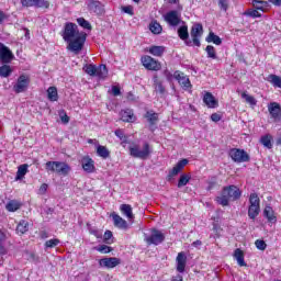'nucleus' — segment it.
Instances as JSON below:
<instances>
[{"instance_id":"obj_1","label":"nucleus","mask_w":281,"mask_h":281,"mask_svg":"<svg viewBox=\"0 0 281 281\" xmlns=\"http://www.w3.org/2000/svg\"><path fill=\"white\" fill-rule=\"evenodd\" d=\"M63 40L67 43V50L78 56L85 49L87 34L78 29V24L67 22L61 32Z\"/></svg>"},{"instance_id":"obj_2","label":"nucleus","mask_w":281,"mask_h":281,"mask_svg":"<svg viewBox=\"0 0 281 281\" xmlns=\"http://www.w3.org/2000/svg\"><path fill=\"white\" fill-rule=\"evenodd\" d=\"M240 196H243V191H240L238 187L231 184L223 188L222 196H217L216 202L218 205L227 207V205H229V201H238Z\"/></svg>"},{"instance_id":"obj_3","label":"nucleus","mask_w":281,"mask_h":281,"mask_svg":"<svg viewBox=\"0 0 281 281\" xmlns=\"http://www.w3.org/2000/svg\"><path fill=\"white\" fill-rule=\"evenodd\" d=\"M46 172H52L59 175L61 177H67L71 172V167L65 161H47L45 164Z\"/></svg>"},{"instance_id":"obj_4","label":"nucleus","mask_w":281,"mask_h":281,"mask_svg":"<svg viewBox=\"0 0 281 281\" xmlns=\"http://www.w3.org/2000/svg\"><path fill=\"white\" fill-rule=\"evenodd\" d=\"M12 60H14L12 50L3 43H0V63H2L0 71H12V67L9 66Z\"/></svg>"},{"instance_id":"obj_5","label":"nucleus","mask_w":281,"mask_h":281,"mask_svg":"<svg viewBox=\"0 0 281 281\" xmlns=\"http://www.w3.org/2000/svg\"><path fill=\"white\" fill-rule=\"evenodd\" d=\"M128 150H130L131 157H134V159H142L143 161H146V159H149L150 155L153 154L149 143H144L143 149H139V145H134V146H131Z\"/></svg>"},{"instance_id":"obj_6","label":"nucleus","mask_w":281,"mask_h":281,"mask_svg":"<svg viewBox=\"0 0 281 281\" xmlns=\"http://www.w3.org/2000/svg\"><path fill=\"white\" fill-rule=\"evenodd\" d=\"M260 214V198L258 193H250L249 206H248V217L251 221H256V217Z\"/></svg>"},{"instance_id":"obj_7","label":"nucleus","mask_w":281,"mask_h":281,"mask_svg":"<svg viewBox=\"0 0 281 281\" xmlns=\"http://www.w3.org/2000/svg\"><path fill=\"white\" fill-rule=\"evenodd\" d=\"M228 157H231L235 164H247V161H251L249 154H247L245 149L240 148L229 149Z\"/></svg>"},{"instance_id":"obj_8","label":"nucleus","mask_w":281,"mask_h":281,"mask_svg":"<svg viewBox=\"0 0 281 281\" xmlns=\"http://www.w3.org/2000/svg\"><path fill=\"white\" fill-rule=\"evenodd\" d=\"M192 47H201V38L203 37V24L194 23L190 31Z\"/></svg>"},{"instance_id":"obj_9","label":"nucleus","mask_w":281,"mask_h":281,"mask_svg":"<svg viewBox=\"0 0 281 281\" xmlns=\"http://www.w3.org/2000/svg\"><path fill=\"white\" fill-rule=\"evenodd\" d=\"M30 82H32V80L30 79L29 75H21L13 86L14 93H25V91H27L30 88Z\"/></svg>"},{"instance_id":"obj_10","label":"nucleus","mask_w":281,"mask_h":281,"mask_svg":"<svg viewBox=\"0 0 281 281\" xmlns=\"http://www.w3.org/2000/svg\"><path fill=\"white\" fill-rule=\"evenodd\" d=\"M173 77L178 81V85H180L181 89H183V91L192 93V82L190 81V77H188L186 72L176 71L173 74Z\"/></svg>"},{"instance_id":"obj_11","label":"nucleus","mask_w":281,"mask_h":281,"mask_svg":"<svg viewBox=\"0 0 281 281\" xmlns=\"http://www.w3.org/2000/svg\"><path fill=\"white\" fill-rule=\"evenodd\" d=\"M140 61L145 69H148V71H159L161 69V63L148 55L143 56Z\"/></svg>"},{"instance_id":"obj_12","label":"nucleus","mask_w":281,"mask_h":281,"mask_svg":"<svg viewBox=\"0 0 281 281\" xmlns=\"http://www.w3.org/2000/svg\"><path fill=\"white\" fill-rule=\"evenodd\" d=\"M186 166H188V159L183 158L179 160L176 164V166L167 175L166 181L168 182L172 181V179H175V177H177V175H179V172H181L186 168Z\"/></svg>"},{"instance_id":"obj_13","label":"nucleus","mask_w":281,"mask_h":281,"mask_svg":"<svg viewBox=\"0 0 281 281\" xmlns=\"http://www.w3.org/2000/svg\"><path fill=\"white\" fill-rule=\"evenodd\" d=\"M120 265H122V259L117 257H105L99 260V267H104L105 269H115Z\"/></svg>"},{"instance_id":"obj_14","label":"nucleus","mask_w":281,"mask_h":281,"mask_svg":"<svg viewBox=\"0 0 281 281\" xmlns=\"http://www.w3.org/2000/svg\"><path fill=\"white\" fill-rule=\"evenodd\" d=\"M81 168L88 175L95 172V161L90 156H83L80 160Z\"/></svg>"},{"instance_id":"obj_15","label":"nucleus","mask_w":281,"mask_h":281,"mask_svg":"<svg viewBox=\"0 0 281 281\" xmlns=\"http://www.w3.org/2000/svg\"><path fill=\"white\" fill-rule=\"evenodd\" d=\"M166 236L160 231L154 229L151 235L146 238L147 245H161Z\"/></svg>"},{"instance_id":"obj_16","label":"nucleus","mask_w":281,"mask_h":281,"mask_svg":"<svg viewBox=\"0 0 281 281\" xmlns=\"http://www.w3.org/2000/svg\"><path fill=\"white\" fill-rule=\"evenodd\" d=\"M165 21H166V23L171 25V27H177V25H179V23H181V18L179 16V11L172 10V11L167 12L165 15Z\"/></svg>"},{"instance_id":"obj_17","label":"nucleus","mask_w":281,"mask_h":281,"mask_svg":"<svg viewBox=\"0 0 281 281\" xmlns=\"http://www.w3.org/2000/svg\"><path fill=\"white\" fill-rule=\"evenodd\" d=\"M176 262H177V271L178 273H184L186 272V267L188 265V256L186 255L184 251L178 252L176 257Z\"/></svg>"},{"instance_id":"obj_18","label":"nucleus","mask_w":281,"mask_h":281,"mask_svg":"<svg viewBox=\"0 0 281 281\" xmlns=\"http://www.w3.org/2000/svg\"><path fill=\"white\" fill-rule=\"evenodd\" d=\"M203 103L207 109H218V101L212 92L204 91L203 94Z\"/></svg>"},{"instance_id":"obj_19","label":"nucleus","mask_w":281,"mask_h":281,"mask_svg":"<svg viewBox=\"0 0 281 281\" xmlns=\"http://www.w3.org/2000/svg\"><path fill=\"white\" fill-rule=\"evenodd\" d=\"M178 36L180 41H183L187 47H192V41L190 40V32L188 31V25H182L178 29Z\"/></svg>"},{"instance_id":"obj_20","label":"nucleus","mask_w":281,"mask_h":281,"mask_svg":"<svg viewBox=\"0 0 281 281\" xmlns=\"http://www.w3.org/2000/svg\"><path fill=\"white\" fill-rule=\"evenodd\" d=\"M268 111L272 117V120H274V122H280L281 120V106L280 103L278 102H272L268 105Z\"/></svg>"},{"instance_id":"obj_21","label":"nucleus","mask_w":281,"mask_h":281,"mask_svg":"<svg viewBox=\"0 0 281 281\" xmlns=\"http://www.w3.org/2000/svg\"><path fill=\"white\" fill-rule=\"evenodd\" d=\"M110 216L114 223V227H117L119 229H128V222L120 216V214L112 212Z\"/></svg>"},{"instance_id":"obj_22","label":"nucleus","mask_w":281,"mask_h":281,"mask_svg":"<svg viewBox=\"0 0 281 281\" xmlns=\"http://www.w3.org/2000/svg\"><path fill=\"white\" fill-rule=\"evenodd\" d=\"M153 82L156 93H159V95H166L168 93V90H166V86H164V81L159 79V77L154 76Z\"/></svg>"},{"instance_id":"obj_23","label":"nucleus","mask_w":281,"mask_h":281,"mask_svg":"<svg viewBox=\"0 0 281 281\" xmlns=\"http://www.w3.org/2000/svg\"><path fill=\"white\" fill-rule=\"evenodd\" d=\"M120 115H121L122 122H125L127 124H131L135 122V120H137V117L135 116V113L131 109L122 110L120 112Z\"/></svg>"},{"instance_id":"obj_24","label":"nucleus","mask_w":281,"mask_h":281,"mask_svg":"<svg viewBox=\"0 0 281 281\" xmlns=\"http://www.w3.org/2000/svg\"><path fill=\"white\" fill-rule=\"evenodd\" d=\"M88 10L94 12V14H104V5L99 0H92L88 4Z\"/></svg>"},{"instance_id":"obj_25","label":"nucleus","mask_w":281,"mask_h":281,"mask_svg":"<svg viewBox=\"0 0 281 281\" xmlns=\"http://www.w3.org/2000/svg\"><path fill=\"white\" fill-rule=\"evenodd\" d=\"M120 212L127 221H133L135 218V214H133V206L131 204H121Z\"/></svg>"},{"instance_id":"obj_26","label":"nucleus","mask_w":281,"mask_h":281,"mask_svg":"<svg viewBox=\"0 0 281 281\" xmlns=\"http://www.w3.org/2000/svg\"><path fill=\"white\" fill-rule=\"evenodd\" d=\"M145 120H147L149 126H155L159 122V113L149 110L144 114Z\"/></svg>"},{"instance_id":"obj_27","label":"nucleus","mask_w":281,"mask_h":281,"mask_svg":"<svg viewBox=\"0 0 281 281\" xmlns=\"http://www.w3.org/2000/svg\"><path fill=\"white\" fill-rule=\"evenodd\" d=\"M263 216L267 218L268 223H278V217L276 216V212L273 207L267 205L263 210Z\"/></svg>"},{"instance_id":"obj_28","label":"nucleus","mask_w":281,"mask_h":281,"mask_svg":"<svg viewBox=\"0 0 281 281\" xmlns=\"http://www.w3.org/2000/svg\"><path fill=\"white\" fill-rule=\"evenodd\" d=\"M148 53L151 54V56L161 58V56H164V54L166 53V46L151 45L148 48Z\"/></svg>"},{"instance_id":"obj_29","label":"nucleus","mask_w":281,"mask_h":281,"mask_svg":"<svg viewBox=\"0 0 281 281\" xmlns=\"http://www.w3.org/2000/svg\"><path fill=\"white\" fill-rule=\"evenodd\" d=\"M233 256L237 260V265H239V267H247V262H245V252L243 251V249H235Z\"/></svg>"},{"instance_id":"obj_30","label":"nucleus","mask_w":281,"mask_h":281,"mask_svg":"<svg viewBox=\"0 0 281 281\" xmlns=\"http://www.w3.org/2000/svg\"><path fill=\"white\" fill-rule=\"evenodd\" d=\"M23 204L19 200H10L5 204L7 212H18V210H21V206Z\"/></svg>"},{"instance_id":"obj_31","label":"nucleus","mask_w":281,"mask_h":281,"mask_svg":"<svg viewBox=\"0 0 281 281\" xmlns=\"http://www.w3.org/2000/svg\"><path fill=\"white\" fill-rule=\"evenodd\" d=\"M83 71H106V65L101 64L99 66L93 64H86L82 67Z\"/></svg>"},{"instance_id":"obj_32","label":"nucleus","mask_w":281,"mask_h":281,"mask_svg":"<svg viewBox=\"0 0 281 281\" xmlns=\"http://www.w3.org/2000/svg\"><path fill=\"white\" fill-rule=\"evenodd\" d=\"M149 30H150L151 34H156V35H159V34H161V32H164V27L157 20H153L149 23Z\"/></svg>"},{"instance_id":"obj_33","label":"nucleus","mask_w":281,"mask_h":281,"mask_svg":"<svg viewBox=\"0 0 281 281\" xmlns=\"http://www.w3.org/2000/svg\"><path fill=\"white\" fill-rule=\"evenodd\" d=\"M272 142H273V136H271V134H266L260 138V143L262 144V146H265V148H268L269 150L273 148Z\"/></svg>"},{"instance_id":"obj_34","label":"nucleus","mask_w":281,"mask_h":281,"mask_svg":"<svg viewBox=\"0 0 281 281\" xmlns=\"http://www.w3.org/2000/svg\"><path fill=\"white\" fill-rule=\"evenodd\" d=\"M205 41L206 43H213L214 45H223V40L212 31L205 37Z\"/></svg>"},{"instance_id":"obj_35","label":"nucleus","mask_w":281,"mask_h":281,"mask_svg":"<svg viewBox=\"0 0 281 281\" xmlns=\"http://www.w3.org/2000/svg\"><path fill=\"white\" fill-rule=\"evenodd\" d=\"M47 99L49 102H58V88L52 86L47 89Z\"/></svg>"},{"instance_id":"obj_36","label":"nucleus","mask_w":281,"mask_h":281,"mask_svg":"<svg viewBox=\"0 0 281 281\" xmlns=\"http://www.w3.org/2000/svg\"><path fill=\"white\" fill-rule=\"evenodd\" d=\"M30 231V223L25 220H21L16 226V233L23 236V234H26V232Z\"/></svg>"},{"instance_id":"obj_37","label":"nucleus","mask_w":281,"mask_h":281,"mask_svg":"<svg viewBox=\"0 0 281 281\" xmlns=\"http://www.w3.org/2000/svg\"><path fill=\"white\" fill-rule=\"evenodd\" d=\"M97 155L102 159H109V157H111V151L109 150V148H106V146L99 145L97 147Z\"/></svg>"},{"instance_id":"obj_38","label":"nucleus","mask_w":281,"mask_h":281,"mask_svg":"<svg viewBox=\"0 0 281 281\" xmlns=\"http://www.w3.org/2000/svg\"><path fill=\"white\" fill-rule=\"evenodd\" d=\"M114 135H116L119 137V139L121 140V146H123V148H126V144H128V136H126V134H124V130L117 128L114 132Z\"/></svg>"},{"instance_id":"obj_39","label":"nucleus","mask_w":281,"mask_h":281,"mask_svg":"<svg viewBox=\"0 0 281 281\" xmlns=\"http://www.w3.org/2000/svg\"><path fill=\"white\" fill-rule=\"evenodd\" d=\"M267 80L276 89H281V77L280 76H278V75H269Z\"/></svg>"},{"instance_id":"obj_40","label":"nucleus","mask_w":281,"mask_h":281,"mask_svg":"<svg viewBox=\"0 0 281 281\" xmlns=\"http://www.w3.org/2000/svg\"><path fill=\"white\" fill-rule=\"evenodd\" d=\"M190 179H192V176L190 173L180 175L177 187L184 188V186L190 183Z\"/></svg>"},{"instance_id":"obj_41","label":"nucleus","mask_w":281,"mask_h":281,"mask_svg":"<svg viewBox=\"0 0 281 281\" xmlns=\"http://www.w3.org/2000/svg\"><path fill=\"white\" fill-rule=\"evenodd\" d=\"M241 98L245 100L246 104H250V106H256L258 104V101L254 95H249L247 91L241 92Z\"/></svg>"},{"instance_id":"obj_42","label":"nucleus","mask_w":281,"mask_h":281,"mask_svg":"<svg viewBox=\"0 0 281 281\" xmlns=\"http://www.w3.org/2000/svg\"><path fill=\"white\" fill-rule=\"evenodd\" d=\"M3 243H5V233L0 229V256H5L8 254V249Z\"/></svg>"},{"instance_id":"obj_43","label":"nucleus","mask_w":281,"mask_h":281,"mask_svg":"<svg viewBox=\"0 0 281 281\" xmlns=\"http://www.w3.org/2000/svg\"><path fill=\"white\" fill-rule=\"evenodd\" d=\"M252 5H254L255 10L265 12V8H267L268 2L265 0H252Z\"/></svg>"},{"instance_id":"obj_44","label":"nucleus","mask_w":281,"mask_h":281,"mask_svg":"<svg viewBox=\"0 0 281 281\" xmlns=\"http://www.w3.org/2000/svg\"><path fill=\"white\" fill-rule=\"evenodd\" d=\"M27 168H29L27 164L21 165L18 168L16 180H21V179H23V177H25V175H27Z\"/></svg>"},{"instance_id":"obj_45","label":"nucleus","mask_w":281,"mask_h":281,"mask_svg":"<svg viewBox=\"0 0 281 281\" xmlns=\"http://www.w3.org/2000/svg\"><path fill=\"white\" fill-rule=\"evenodd\" d=\"M58 245H60V239L53 238V239L46 240L45 244H44V247L46 249H54V247H58Z\"/></svg>"},{"instance_id":"obj_46","label":"nucleus","mask_w":281,"mask_h":281,"mask_svg":"<svg viewBox=\"0 0 281 281\" xmlns=\"http://www.w3.org/2000/svg\"><path fill=\"white\" fill-rule=\"evenodd\" d=\"M77 23L80 27H83V30H92L91 23H89L85 18H78Z\"/></svg>"},{"instance_id":"obj_47","label":"nucleus","mask_w":281,"mask_h":281,"mask_svg":"<svg viewBox=\"0 0 281 281\" xmlns=\"http://www.w3.org/2000/svg\"><path fill=\"white\" fill-rule=\"evenodd\" d=\"M205 52L207 54V58H212L213 60H216V48L212 45H207L205 48Z\"/></svg>"},{"instance_id":"obj_48","label":"nucleus","mask_w":281,"mask_h":281,"mask_svg":"<svg viewBox=\"0 0 281 281\" xmlns=\"http://www.w3.org/2000/svg\"><path fill=\"white\" fill-rule=\"evenodd\" d=\"M95 250L99 251V254H111V251H113V247L108 245H100L95 247Z\"/></svg>"},{"instance_id":"obj_49","label":"nucleus","mask_w":281,"mask_h":281,"mask_svg":"<svg viewBox=\"0 0 281 281\" xmlns=\"http://www.w3.org/2000/svg\"><path fill=\"white\" fill-rule=\"evenodd\" d=\"M103 243H105V245H112V243H113V232L105 231V233L103 235Z\"/></svg>"},{"instance_id":"obj_50","label":"nucleus","mask_w":281,"mask_h":281,"mask_svg":"<svg viewBox=\"0 0 281 281\" xmlns=\"http://www.w3.org/2000/svg\"><path fill=\"white\" fill-rule=\"evenodd\" d=\"M35 8H42L44 10H49L48 0H35Z\"/></svg>"},{"instance_id":"obj_51","label":"nucleus","mask_w":281,"mask_h":281,"mask_svg":"<svg viewBox=\"0 0 281 281\" xmlns=\"http://www.w3.org/2000/svg\"><path fill=\"white\" fill-rule=\"evenodd\" d=\"M213 232L216 236V238H221V232H223V228L221 227L220 223H213Z\"/></svg>"},{"instance_id":"obj_52","label":"nucleus","mask_w":281,"mask_h":281,"mask_svg":"<svg viewBox=\"0 0 281 281\" xmlns=\"http://www.w3.org/2000/svg\"><path fill=\"white\" fill-rule=\"evenodd\" d=\"M89 76H91L92 78L97 77L100 78V80H104V75L106 76V74L109 72H103V71H88Z\"/></svg>"},{"instance_id":"obj_53","label":"nucleus","mask_w":281,"mask_h":281,"mask_svg":"<svg viewBox=\"0 0 281 281\" xmlns=\"http://www.w3.org/2000/svg\"><path fill=\"white\" fill-rule=\"evenodd\" d=\"M255 245H256L257 249H259L260 251H265V249H267V243L262 239H257L255 241Z\"/></svg>"},{"instance_id":"obj_54","label":"nucleus","mask_w":281,"mask_h":281,"mask_svg":"<svg viewBox=\"0 0 281 281\" xmlns=\"http://www.w3.org/2000/svg\"><path fill=\"white\" fill-rule=\"evenodd\" d=\"M23 8H35L36 0H21Z\"/></svg>"},{"instance_id":"obj_55","label":"nucleus","mask_w":281,"mask_h":281,"mask_svg":"<svg viewBox=\"0 0 281 281\" xmlns=\"http://www.w3.org/2000/svg\"><path fill=\"white\" fill-rule=\"evenodd\" d=\"M248 16H251L252 19H260L262 16V13L258 11V9H254L251 11L247 12Z\"/></svg>"},{"instance_id":"obj_56","label":"nucleus","mask_w":281,"mask_h":281,"mask_svg":"<svg viewBox=\"0 0 281 281\" xmlns=\"http://www.w3.org/2000/svg\"><path fill=\"white\" fill-rule=\"evenodd\" d=\"M218 7L221 8V10H223L224 12H227L228 8H229V2H227V0H220L218 1Z\"/></svg>"},{"instance_id":"obj_57","label":"nucleus","mask_w":281,"mask_h":281,"mask_svg":"<svg viewBox=\"0 0 281 281\" xmlns=\"http://www.w3.org/2000/svg\"><path fill=\"white\" fill-rule=\"evenodd\" d=\"M122 11L125 12V14H130V16H133L135 14L132 5L122 7Z\"/></svg>"},{"instance_id":"obj_58","label":"nucleus","mask_w":281,"mask_h":281,"mask_svg":"<svg viewBox=\"0 0 281 281\" xmlns=\"http://www.w3.org/2000/svg\"><path fill=\"white\" fill-rule=\"evenodd\" d=\"M47 188H49L47 183H42L38 189V194H45L47 192Z\"/></svg>"},{"instance_id":"obj_59","label":"nucleus","mask_w":281,"mask_h":281,"mask_svg":"<svg viewBox=\"0 0 281 281\" xmlns=\"http://www.w3.org/2000/svg\"><path fill=\"white\" fill-rule=\"evenodd\" d=\"M112 94H113L114 97H117V95H121V94H122V91H121V89H120L119 86H113V87H112Z\"/></svg>"},{"instance_id":"obj_60","label":"nucleus","mask_w":281,"mask_h":281,"mask_svg":"<svg viewBox=\"0 0 281 281\" xmlns=\"http://www.w3.org/2000/svg\"><path fill=\"white\" fill-rule=\"evenodd\" d=\"M211 120L212 122H221V120H223V116H221V114L218 113H213L211 114Z\"/></svg>"},{"instance_id":"obj_61","label":"nucleus","mask_w":281,"mask_h":281,"mask_svg":"<svg viewBox=\"0 0 281 281\" xmlns=\"http://www.w3.org/2000/svg\"><path fill=\"white\" fill-rule=\"evenodd\" d=\"M90 234H92V236H94L95 238H102V232L98 229L90 231Z\"/></svg>"},{"instance_id":"obj_62","label":"nucleus","mask_w":281,"mask_h":281,"mask_svg":"<svg viewBox=\"0 0 281 281\" xmlns=\"http://www.w3.org/2000/svg\"><path fill=\"white\" fill-rule=\"evenodd\" d=\"M7 19H8V14H5V12L0 10V25L3 24V21H7Z\"/></svg>"},{"instance_id":"obj_63","label":"nucleus","mask_w":281,"mask_h":281,"mask_svg":"<svg viewBox=\"0 0 281 281\" xmlns=\"http://www.w3.org/2000/svg\"><path fill=\"white\" fill-rule=\"evenodd\" d=\"M127 100H130V102H135V94L133 92H128Z\"/></svg>"},{"instance_id":"obj_64","label":"nucleus","mask_w":281,"mask_h":281,"mask_svg":"<svg viewBox=\"0 0 281 281\" xmlns=\"http://www.w3.org/2000/svg\"><path fill=\"white\" fill-rule=\"evenodd\" d=\"M171 281H183V277L181 274H177L171 278Z\"/></svg>"}]
</instances>
